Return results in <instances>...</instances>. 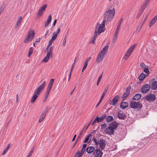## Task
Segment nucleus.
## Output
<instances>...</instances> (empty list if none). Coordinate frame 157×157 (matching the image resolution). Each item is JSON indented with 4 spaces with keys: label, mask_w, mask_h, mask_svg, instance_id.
<instances>
[{
    "label": "nucleus",
    "mask_w": 157,
    "mask_h": 157,
    "mask_svg": "<svg viewBox=\"0 0 157 157\" xmlns=\"http://www.w3.org/2000/svg\"><path fill=\"white\" fill-rule=\"evenodd\" d=\"M126 117L125 113L121 111L120 110L119 111L118 113V117L120 119L124 120Z\"/></svg>",
    "instance_id": "14"
},
{
    "label": "nucleus",
    "mask_w": 157,
    "mask_h": 157,
    "mask_svg": "<svg viewBox=\"0 0 157 157\" xmlns=\"http://www.w3.org/2000/svg\"><path fill=\"white\" fill-rule=\"evenodd\" d=\"M140 66L141 68H145L146 67V65L144 63H142L140 64Z\"/></svg>",
    "instance_id": "47"
},
{
    "label": "nucleus",
    "mask_w": 157,
    "mask_h": 157,
    "mask_svg": "<svg viewBox=\"0 0 157 157\" xmlns=\"http://www.w3.org/2000/svg\"><path fill=\"white\" fill-rule=\"evenodd\" d=\"M147 5H145L143 3V5L140 7V10L143 12L144 10L145 9V8L147 7Z\"/></svg>",
    "instance_id": "38"
},
{
    "label": "nucleus",
    "mask_w": 157,
    "mask_h": 157,
    "mask_svg": "<svg viewBox=\"0 0 157 157\" xmlns=\"http://www.w3.org/2000/svg\"><path fill=\"white\" fill-rule=\"evenodd\" d=\"M87 65H88V63H87L86 62H85V63L84 64V66L83 67V69H86Z\"/></svg>",
    "instance_id": "57"
},
{
    "label": "nucleus",
    "mask_w": 157,
    "mask_h": 157,
    "mask_svg": "<svg viewBox=\"0 0 157 157\" xmlns=\"http://www.w3.org/2000/svg\"><path fill=\"white\" fill-rule=\"evenodd\" d=\"M5 8V5L3 4L0 7V12L2 13L4 11Z\"/></svg>",
    "instance_id": "41"
},
{
    "label": "nucleus",
    "mask_w": 157,
    "mask_h": 157,
    "mask_svg": "<svg viewBox=\"0 0 157 157\" xmlns=\"http://www.w3.org/2000/svg\"><path fill=\"white\" fill-rule=\"evenodd\" d=\"M98 119H99V117H98V116H97L96 117V118L95 119V120H94V121L93 122V123H95L96 121H97V122L98 123H99L100 122H99V120H98Z\"/></svg>",
    "instance_id": "52"
},
{
    "label": "nucleus",
    "mask_w": 157,
    "mask_h": 157,
    "mask_svg": "<svg viewBox=\"0 0 157 157\" xmlns=\"http://www.w3.org/2000/svg\"><path fill=\"white\" fill-rule=\"evenodd\" d=\"M55 40H53V39H52L51 38L50 40L49 41V42H50V43H52V44L53 43V41Z\"/></svg>",
    "instance_id": "63"
},
{
    "label": "nucleus",
    "mask_w": 157,
    "mask_h": 157,
    "mask_svg": "<svg viewBox=\"0 0 157 157\" xmlns=\"http://www.w3.org/2000/svg\"><path fill=\"white\" fill-rule=\"evenodd\" d=\"M156 98L155 95L150 94L147 95L145 97V99L149 102H152L154 101Z\"/></svg>",
    "instance_id": "8"
},
{
    "label": "nucleus",
    "mask_w": 157,
    "mask_h": 157,
    "mask_svg": "<svg viewBox=\"0 0 157 157\" xmlns=\"http://www.w3.org/2000/svg\"><path fill=\"white\" fill-rule=\"evenodd\" d=\"M66 35H65L64 38V39L63 40V46H65V45H66Z\"/></svg>",
    "instance_id": "46"
},
{
    "label": "nucleus",
    "mask_w": 157,
    "mask_h": 157,
    "mask_svg": "<svg viewBox=\"0 0 157 157\" xmlns=\"http://www.w3.org/2000/svg\"><path fill=\"white\" fill-rule=\"evenodd\" d=\"M46 82L44 81L43 82L36 88L34 92V94L32 97L31 100L32 103H34L38 97V95H39L41 92L44 89L46 85Z\"/></svg>",
    "instance_id": "1"
},
{
    "label": "nucleus",
    "mask_w": 157,
    "mask_h": 157,
    "mask_svg": "<svg viewBox=\"0 0 157 157\" xmlns=\"http://www.w3.org/2000/svg\"><path fill=\"white\" fill-rule=\"evenodd\" d=\"M86 146H87V144H83L82 146V148H83V149H85V148L86 147Z\"/></svg>",
    "instance_id": "62"
},
{
    "label": "nucleus",
    "mask_w": 157,
    "mask_h": 157,
    "mask_svg": "<svg viewBox=\"0 0 157 157\" xmlns=\"http://www.w3.org/2000/svg\"><path fill=\"white\" fill-rule=\"evenodd\" d=\"M118 33L119 31L116 30L113 37V42H115V40L117 37Z\"/></svg>",
    "instance_id": "31"
},
{
    "label": "nucleus",
    "mask_w": 157,
    "mask_h": 157,
    "mask_svg": "<svg viewBox=\"0 0 157 157\" xmlns=\"http://www.w3.org/2000/svg\"><path fill=\"white\" fill-rule=\"evenodd\" d=\"M150 85L149 84H146L142 87L141 91L143 93H146L150 89Z\"/></svg>",
    "instance_id": "10"
},
{
    "label": "nucleus",
    "mask_w": 157,
    "mask_h": 157,
    "mask_svg": "<svg viewBox=\"0 0 157 157\" xmlns=\"http://www.w3.org/2000/svg\"><path fill=\"white\" fill-rule=\"evenodd\" d=\"M56 21H57V20L56 19L53 22V24L52 25V26H55V25H56Z\"/></svg>",
    "instance_id": "61"
},
{
    "label": "nucleus",
    "mask_w": 157,
    "mask_h": 157,
    "mask_svg": "<svg viewBox=\"0 0 157 157\" xmlns=\"http://www.w3.org/2000/svg\"><path fill=\"white\" fill-rule=\"evenodd\" d=\"M104 18V20L102 22L101 24V25L102 26V27L103 28H104L105 26V22L106 21H109V20H106L105 18Z\"/></svg>",
    "instance_id": "43"
},
{
    "label": "nucleus",
    "mask_w": 157,
    "mask_h": 157,
    "mask_svg": "<svg viewBox=\"0 0 157 157\" xmlns=\"http://www.w3.org/2000/svg\"><path fill=\"white\" fill-rule=\"evenodd\" d=\"M91 137L89 135L86 136L84 141V143H86L87 144L89 143L91 141Z\"/></svg>",
    "instance_id": "25"
},
{
    "label": "nucleus",
    "mask_w": 157,
    "mask_h": 157,
    "mask_svg": "<svg viewBox=\"0 0 157 157\" xmlns=\"http://www.w3.org/2000/svg\"><path fill=\"white\" fill-rule=\"evenodd\" d=\"M52 19V15L50 14L48 17V18L47 20L45 22V27H46L48 26V25L51 22Z\"/></svg>",
    "instance_id": "17"
},
{
    "label": "nucleus",
    "mask_w": 157,
    "mask_h": 157,
    "mask_svg": "<svg viewBox=\"0 0 157 157\" xmlns=\"http://www.w3.org/2000/svg\"><path fill=\"white\" fill-rule=\"evenodd\" d=\"M50 91V90H49L47 89V91L46 92V94H45V95L44 96V100L43 101V102H44L47 100Z\"/></svg>",
    "instance_id": "29"
},
{
    "label": "nucleus",
    "mask_w": 157,
    "mask_h": 157,
    "mask_svg": "<svg viewBox=\"0 0 157 157\" xmlns=\"http://www.w3.org/2000/svg\"><path fill=\"white\" fill-rule=\"evenodd\" d=\"M128 103L127 102H122L120 105V107L121 109H124L128 105Z\"/></svg>",
    "instance_id": "23"
},
{
    "label": "nucleus",
    "mask_w": 157,
    "mask_h": 157,
    "mask_svg": "<svg viewBox=\"0 0 157 157\" xmlns=\"http://www.w3.org/2000/svg\"><path fill=\"white\" fill-rule=\"evenodd\" d=\"M98 145H99L100 148L101 150L104 149L105 146L106 144L105 140L103 139H98Z\"/></svg>",
    "instance_id": "9"
},
{
    "label": "nucleus",
    "mask_w": 157,
    "mask_h": 157,
    "mask_svg": "<svg viewBox=\"0 0 157 157\" xmlns=\"http://www.w3.org/2000/svg\"><path fill=\"white\" fill-rule=\"evenodd\" d=\"M40 38H39L38 39H36V40L35 41V42H38L40 41Z\"/></svg>",
    "instance_id": "64"
},
{
    "label": "nucleus",
    "mask_w": 157,
    "mask_h": 157,
    "mask_svg": "<svg viewBox=\"0 0 157 157\" xmlns=\"http://www.w3.org/2000/svg\"><path fill=\"white\" fill-rule=\"evenodd\" d=\"M108 89L109 88L108 87H105L104 91L101 96V98L103 99L104 96H105V94L107 93V92L108 91Z\"/></svg>",
    "instance_id": "34"
},
{
    "label": "nucleus",
    "mask_w": 157,
    "mask_h": 157,
    "mask_svg": "<svg viewBox=\"0 0 157 157\" xmlns=\"http://www.w3.org/2000/svg\"><path fill=\"white\" fill-rule=\"evenodd\" d=\"M109 48L108 45L105 46L102 49V50L100 53L103 54V55H105L108 51V48Z\"/></svg>",
    "instance_id": "19"
},
{
    "label": "nucleus",
    "mask_w": 157,
    "mask_h": 157,
    "mask_svg": "<svg viewBox=\"0 0 157 157\" xmlns=\"http://www.w3.org/2000/svg\"><path fill=\"white\" fill-rule=\"evenodd\" d=\"M143 12L142 11L140 10L139 13H138L136 16V18H138L140 16V15L142 14L143 13Z\"/></svg>",
    "instance_id": "48"
},
{
    "label": "nucleus",
    "mask_w": 157,
    "mask_h": 157,
    "mask_svg": "<svg viewBox=\"0 0 157 157\" xmlns=\"http://www.w3.org/2000/svg\"><path fill=\"white\" fill-rule=\"evenodd\" d=\"M76 58H75V59ZM75 60H76V59H75V61H74V63L72 65V67H71V71H72V70L73 69V67L74 66V64H75Z\"/></svg>",
    "instance_id": "59"
},
{
    "label": "nucleus",
    "mask_w": 157,
    "mask_h": 157,
    "mask_svg": "<svg viewBox=\"0 0 157 157\" xmlns=\"http://www.w3.org/2000/svg\"><path fill=\"white\" fill-rule=\"evenodd\" d=\"M85 151V149H83V148H82L81 149L80 154H81V155H82V156L83 155V154L84 153Z\"/></svg>",
    "instance_id": "56"
},
{
    "label": "nucleus",
    "mask_w": 157,
    "mask_h": 157,
    "mask_svg": "<svg viewBox=\"0 0 157 157\" xmlns=\"http://www.w3.org/2000/svg\"><path fill=\"white\" fill-rule=\"evenodd\" d=\"M91 57H89V58H87L86 59V62H87L88 63V62H89V61L90 60V59H91Z\"/></svg>",
    "instance_id": "60"
},
{
    "label": "nucleus",
    "mask_w": 157,
    "mask_h": 157,
    "mask_svg": "<svg viewBox=\"0 0 157 157\" xmlns=\"http://www.w3.org/2000/svg\"><path fill=\"white\" fill-rule=\"evenodd\" d=\"M146 76L147 75L143 73H142L139 76V79L140 81H143Z\"/></svg>",
    "instance_id": "27"
},
{
    "label": "nucleus",
    "mask_w": 157,
    "mask_h": 157,
    "mask_svg": "<svg viewBox=\"0 0 157 157\" xmlns=\"http://www.w3.org/2000/svg\"><path fill=\"white\" fill-rule=\"evenodd\" d=\"M33 150H31L29 152V155L27 156L29 157H31L32 154L33 153Z\"/></svg>",
    "instance_id": "54"
},
{
    "label": "nucleus",
    "mask_w": 157,
    "mask_h": 157,
    "mask_svg": "<svg viewBox=\"0 0 157 157\" xmlns=\"http://www.w3.org/2000/svg\"><path fill=\"white\" fill-rule=\"evenodd\" d=\"M60 28L58 29L57 30V32H54L52 35V39L53 40H55L57 38V36L58 34L59 33L60 31Z\"/></svg>",
    "instance_id": "20"
},
{
    "label": "nucleus",
    "mask_w": 157,
    "mask_h": 157,
    "mask_svg": "<svg viewBox=\"0 0 157 157\" xmlns=\"http://www.w3.org/2000/svg\"><path fill=\"white\" fill-rule=\"evenodd\" d=\"M22 19V18L21 16L18 19L17 22V23L15 27V28L16 29H17L18 27L20 25Z\"/></svg>",
    "instance_id": "22"
},
{
    "label": "nucleus",
    "mask_w": 157,
    "mask_h": 157,
    "mask_svg": "<svg viewBox=\"0 0 157 157\" xmlns=\"http://www.w3.org/2000/svg\"><path fill=\"white\" fill-rule=\"evenodd\" d=\"M151 88L152 90H155L157 89V81H155L152 82Z\"/></svg>",
    "instance_id": "26"
},
{
    "label": "nucleus",
    "mask_w": 157,
    "mask_h": 157,
    "mask_svg": "<svg viewBox=\"0 0 157 157\" xmlns=\"http://www.w3.org/2000/svg\"><path fill=\"white\" fill-rule=\"evenodd\" d=\"M105 29L99 23H97L96 25L94 34L98 36L102 32H104Z\"/></svg>",
    "instance_id": "4"
},
{
    "label": "nucleus",
    "mask_w": 157,
    "mask_h": 157,
    "mask_svg": "<svg viewBox=\"0 0 157 157\" xmlns=\"http://www.w3.org/2000/svg\"><path fill=\"white\" fill-rule=\"evenodd\" d=\"M49 59L46 56L45 57V58L44 59L42 60V62H48Z\"/></svg>",
    "instance_id": "49"
},
{
    "label": "nucleus",
    "mask_w": 157,
    "mask_h": 157,
    "mask_svg": "<svg viewBox=\"0 0 157 157\" xmlns=\"http://www.w3.org/2000/svg\"><path fill=\"white\" fill-rule=\"evenodd\" d=\"M35 35V33L33 30L30 31L28 34L27 38L24 40V42L27 43L31 41L34 37Z\"/></svg>",
    "instance_id": "6"
},
{
    "label": "nucleus",
    "mask_w": 157,
    "mask_h": 157,
    "mask_svg": "<svg viewBox=\"0 0 157 157\" xmlns=\"http://www.w3.org/2000/svg\"><path fill=\"white\" fill-rule=\"evenodd\" d=\"M84 128H83V130L79 134L78 136L77 139H76V142L78 140H80V137L81 136V135H82V132L84 131Z\"/></svg>",
    "instance_id": "40"
},
{
    "label": "nucleus",
    "mask_w": 157,
    "mask_h": 157,
    "mask_svg": "<svg viewBox=\"0 0 157 157\" xmlns=\"http://www.w3.org/2000/svg\"><path fill=\"white\" fill-rule=\"evenodd\" d=\"M103 75V73H102L101 75H100L98 79V80L97 82V86H98L99 84L100 81L101 80V79L102 78V76Z\"/></svg>",
    "instance_id": "39"
},
{
    "label": "nucleus",
    "mask_w": 157,
    "mask_h": 157,
    "mask_svg": "<svg viewBox=\"0 0 157 157\" xmlns=\"http://www.w3.org/2000/svg\"><path fill=\"white\" fill-rule=\"evenodd\" d=\"M104 56V55L99 53L96 59L97 62L98 63L101 61L103 59Z\"/></svg>",
    "instance_id": "18"
},
{
    "label": "nucleus",
    "mask_w": 157,
    "mask_h": 157,
    "mask_svg": "<svg viewBox=\"0 0 157 157\" xmlns=\"http://www.w3.org/2000/svg\"><path fill=\"white\" fill-rule=\"evenodd\" d=\"M123 18H121V19L120 20L116 30L118 31H119V30L120 29V28L121 26V23L122 22V21H123Z\"/></svg>",
    "instance_id": "35"
},
{
    "label": "nucleus",
    "mask_w": 157,
    "mask_h": 157,
    "mask_svg": "<svg viewBox=\"0 0 157 157\" xmlns=\"http://www.w3.org/2000/svg\"><path fill=\"white\" fill-rule=\"evenodd\" d=\"M130 107L132 108L138 110L141 109L142 107V105L139 102L131 101L130 104Z\"/></svg>",
    "instance_id": "5"
},
{
    "label": "nucleus",
    "mask_w": 157,
    "mask_h": 157,
    "mask_svg": "<svg viewBox=\"0 0 157 157\" xmlns=\"http://www.w3.org/2000/svg\"><path fill=\"white\" fill-rule=\"evenodd\" d=\"M118 126V124L116 122L114 121L111 123L109 126L106 128L105 132L111 135L114 134V130H116Z\"/></svg>",
    "instance_id": "3"
},
{
    "label": "nucleus",
    "mask_w": 157,
    "mask_h": 157,
    "mask_svg": "<svg viewBox=\"0 0 157 157\" xmlns=\"http://www.w3.org/2000/svg\"><path fill=\"white\" fill-rule=\"evenodd\" d=\"M54 79H51L48 85V87L47 89L49 90H51V89L52 87V85L53 84Z\"/></svg>",
    "instance_id": "24"
},
{
    "label": "nucleus",
    "mask_w": 157,
    "mask_h": 157,
    "mask_svg": "<svg viewBox=\"0 0 157 157\" xmlns=\"http://www.w3.org/2000/svg\"><path fill=\"white\" fill-rule=\"evenodd\" d=\"M95 150V147L93 146L88 147L86 150V151L88 154L92 153Z\"/></svg>",
    "instance_id": "21"
},
{
    "label": "nucleus",
    "mask_w": 157,
    "mask_h": 157,
    "mask_svg": "<svg viewBox=\"0 0 157 157\" xmlns=\"http://www.w3.org/2000/svg\"><path fill=\"white\" fill-rule=\"evenodd\" d=\"M96 132V130H93L92 131V132L89 135L92 137V136L95 134Z\"/></svg>",
    "instance_id": "53"
},
{
    "label": "nucleus",
    "mask_w": 157,
    "mask_h": 157,
    "mask_svg": "<svg viewBox=\"0 0 157 157\" xmlns=\"http://www.w3.org/2000/svg\"><path fill=\"white\" fill-rule=\"evenodd\" d=\"M33 52V50L32 47L29 48V51L28 53V56L29 57Z\"/></svg>",
    "instance_id": "42"
},
{
    "label": "nucleus",
    "mask_w": 157,
    "mask_h": 157,
    "mask_svg": "<svg viewBox=\"0 0 157 157\" xmlns=\"http://www.w3.org/2000/svg\"><path fill=\"white\" fill-rule=\"evenodd\" d=\"M102 154V150L100 149H96L93 153V155L95 157H101Z\"/></svg>",
    "instance_id": "12"
},
{
    "label": "nucleus",
    "mask_w": 157,
    "mask_h": 157,
    "mask_svg": "<svg viewBox=\"0 0 157 157\" xmlns=\"http://www.w3.org/2000/svg\"><path fill=\"white\" fill-rule=\"evenodd\" d=\"M130 89V88L129 87L127 88L126 90V92L124 93L122 96V99H125L128 97V96L129 94Z\"/></svg>",
    "instance_id": "15"
},
{
    "label": "nucleus",
    "mask_w": 157,
    "mask_h": 157,
    "mask_svg": "<svg viewBox=\"0 0 157 157\" xmlns=\"http://www.w3.org/2000/svg\"><path fill=\"white\" fill-rule=\"evenodd\" d=\"M47 7V5H44L42 7L39 8L37 13V15L39 17H40L43 14V11H45Z\"/></svg>",
    "instance_id": "13"
},
{
    "label": "nucleus",
    "mask_w": 157,
    "mask_h": 157,
    "mask_svg": "<svg viewBox=\"0 0 157 157\" xmlns=\"http://www.w3.org/2000/svg\"><path fill=\"white\" fill-rule=\"evenodd\" d=\"M46 56L49 59L50 57H52V54L51 52H48L47 53V56Z\"/></svg>",
    "instance_id": "45"
},
{
    "label": "nucleus",
    "mask_w": 157,
    "mask_h": 157,
    "mask_svg": "<svg viewBox=\"0 0 157 157\" xmlns=\"http://www.w3.org/2000/svg\"><path fill=\"white\" fill-rule=\"evenodd\" d=\"M10 147V144H8L6 149H5L3 151L2 154V155H4L6 153V152L8 151V149Z\"/></svg>",
    "instance_id": "36"
},
{
    "label": "nucleus",
    "mask_w": 157,
    "mask_h": 157,
    "mask_svg": "<svg viewBox=\"0 0 157 157\" xmlns=\"http://www.w3.org/2000/svg\"><path fill=\"white\" fill-rule=\"evenodd\" d=\"M98 36L97 35H96L94 33V36L91 39V41L90 42V43H93L94 44H95V39L97 38Z\"/></svg>",
    "instance_id": "33"
},
{
    "label": "nucleus",
    "mask_w": 157,
    "mask_h": 157,
    "mask_svg": "<svg viewBox=\"0 0 157 157\" xmlns=\"http://www.w3.org/2000/svg\"><path fill=\"white\" fill-rule=\"evenodd\" d=\"M156 21L155 19L153 17L150 21L149 26L151 27L155 23Z\"/></svg>",
    "instance_id": "30"
},
{
    "label": "nucleus",
    "mask_w": 157,
    "mask_h": 157,
    "mask_svg": "<svg viewBox=\"0 0 157 157\" xmlns=\"http://www.w3.org/2000/svg\"><path fill=\"white\" fill-rule=\"evenodd\" d=\"M144 71L146 73H148L149 72V70L148 68L147 67H146L145 68H144Z\"/></svg>",
    "instance_id": "50"
},
{
    "label": "nucleus",
    "mask_w": 157,
    "mask_h": 157,
    "mask_svg": "<svg viewBox=\"0 0 157 157\" xmlns=\"http://www.w3.org/2000/svg\"><path fill=\"white\" fill-rule=\"evenodd\" d=\"M136 44H133L132 45L129 49L127 51L124 57V59L126 60L130 55L135 48Z\"/></svg>",
    "instance_id": "7"
},
{
    "label": "nucleus",
    "mask_w": 157,
    "mask_h": 157,
    "mask_svg": "<svg viewBox=\"0 0 157 157\" xmlns=\"http://www.w3.org/2000/svg\"><path fill=\"white\" fill-rule=\"evenodd\" d=\"M111 7H109L108 10L105 12L103 18H105L106 20L111 21L115 14V9L113 8L111 10H110L112 8V6Z\"/></svg>",
    "instance_id": "2"
},
{
    "label": "nucleus",
    "mask_w": 157,
    "mask_h": 157,
    "mask_svg": "<svg viewBox=\"0 0 157 157\" xmlns=\"http://www.w3.org/2000/svg\"><path fill=\"white\" fill-rule=\"evenodd\" d=\"M82 156V155H81L80 153V151H78L75 154L74 157H80Z\"/></svg>",
    "instance_id": "44"
},
{
    "label": "nucleus",
    "mask_w": 157,
    "mask_h": 157,
    "mask_svg": "<svg viewBox=\"0 0 157 157\" xmlns=\"http://www.w3.org/2000/svg\"><path fill=\"white\" fill-rule=\"evenodd\" d=\"M119 98V96L118 95L115 96V97L113 99L112 101L111 102V103H110V104L114 106L118 102Z\"/></svg>",
    "instance_id": "16"
},
{
    "label": "nucleus",
    "mask_w": 157,
    "mask_h": 157,
    "mask_svg": "<svg viewBox=\"0 0 157 157\" xmlns=\"http://www.w3.org/2000/svg\"><path fill=\"white\" fill-rule=\"evenodd\" d=\"M149 2L146 1V0L144 2V4L147 5V6L148 5Z\"/></svg>",
    "instance_id": "58"
},
{
    "label": "nucleus",
    "mask_w": 157,
    "mask_h": 157,
    "mask_svg": "<svg viewBox=\"0 0 157 157\" xmlns=\"http://www.w3.org/2000/svg\"><path fill=\"white\" fill-rule=\"evenodd\" d=\"M141 95L140 94H136L133 98V100H137L140 98Z\"/></svg>",
    "instance_id": "28"
},
{
    "label": "nucleus",
    "mask_w": 157,
    "mask_h": 157,
    "mask_svg": "<svg viewBox=\"0 0 157 157\" xmlns=\"http://www.w3.org/2000/svg\"><path fill=\"white\" fill-rule=\"evenodd\" d=\"M48 109L46 108L45 110L42 112L41 115L40 116L38 122L41 123L44 120L45 117L48 111Z\"/></svg>",
    "instance_id": "11"
},
{
    "label": "nucleus",
    "mask_w": 157,
    "mask_h": 157,
    "mask_svg": "<svg viewBox=\"0 0 157 157\" xmlns=\"http://www.w3.org/2000/svg\"><path fill=\"white\" fill-rule=\"evenodd\" d=\"M106 124H102L101 125V128L102 129L105 128L106 127Z\"/></svg>",
    "instance_id": "55"
},
{
    "label": "nucleus",
    "mask_w": 157,
    "mask_h": 157,
    "mask_svg": "<svg viewBox=\"0 0 157 157\" xmlns=\"http://www.w3.org/2000/svg\"><path fill=\"white\" fill-rule=\"evenodd\" d=\"M107 116V115L105 114H104L103 115H102L101 117L99 118V122H101L102 121L103 119L105 118Z\"/></svg>",
    "instance_id": "37"
},
{
    "label": "nucleus",
    "mask_w": 157,
    "mask_h": 157,
    "mask_svg": "<svg viewBox=\"0 0 157 157\" xmlns=\"http://www.w3.org/2000/svg\"><path fill=\"white\" fill-rule=\"evenodd\" d=\"M113 119V117L111 116H108L106 118V121L107 122H109L110 121H112Z\"/></svg>",
    "instance_id": "32"
},
{
    "label": "nucleus",
    "mask_w": 157,
    "mask_h": 157,
    "mask_svg": "<svg viewBox=\"0 0 157 157\" xmlns=\"http://www.w3.org/2000/svg\"><path fill=\"white\" fill-rule=\"evenodd\" d=\"M93 140H94V142H95V145H98V140H97V139L96 138H95V137H94L93 139Z\"/></svg>",
    "instance_id": "51"
}]
</instances>
